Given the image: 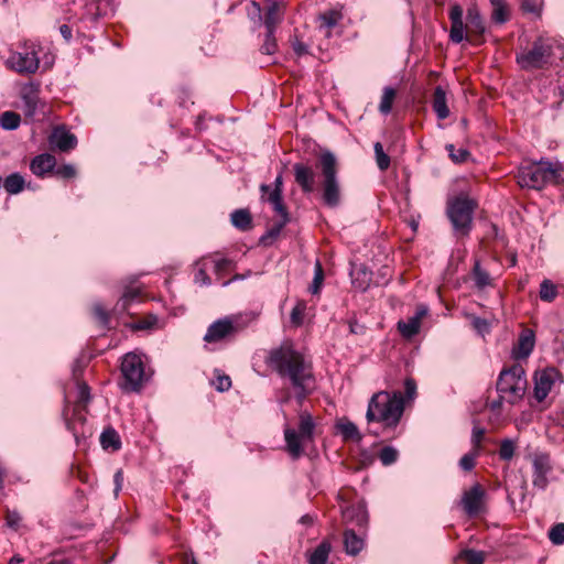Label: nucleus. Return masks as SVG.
<instances>
[{
  "label": "nucleus",
  "instance_id": "1",
  "mask_svg": "<svg viewBox=\"0 0 564 564\" xmlns=\"http://www.w3.org/2000/svg\"><path fill=\"white\" fill-rule=\"evenodd\" d=\"M267 364L282 379H288L294 390V397L302 405L307 395L312 393L315 382L311 361L294 349L291 343H284L269 352Z\"/></svg>",
  "mask_w": 564,
  "mask_h": 564
},
{
  "label": "nucleus",
  "instance_id": "2",
  "mask_svg": "<svg viewBox=\"0 0 564 564\" xmlns=\"http://www.w3.org/2000/svg\"><path fill=\"white\" fill-rule=\"evenodd\" d=\"M405 398L402 392L379 391L368 402L366 419L368 423H381L384 429H394L404 412Z\"/></svg>",
  "mask_w": 564,
  "mask_h": 564
},
{
  "label": "nucleus",
  "instance_id": "3",
  "mask_svg": "<svg viewBox=\"0 0 564 564\" xmlns=\"http://www.w3.org/2000/svg\"><path fill=\"white\" fill-rule=\"evenodd\" d=\"M316 169L323 204L329 208L338 207L341 203V185L336 155L329 150H323L317 156Z\"/></svg>",
  "mask_w": 564,
  "mask_h": 564
},
{
  "label": "nucleus",
  "instance_id": "4",
  "mask_svg": "<svg viewBox=\"0 0 564 564\" xmlns=\"http://www.w3.org/2000/svg\"><path fill=\"white\" fill-rule=\"evenodd\" d=\"M449 20L452 23L449 40L456 44L464 40L471 41L474 36L480 37L486 31L484 20L477 8L467 10V23L465 24L463 8L459 4H454L449 10Z\"/></svg>",
  "mask_w": 564,
  "mask_h": 564
},
{
  "label": "nucleus",
  "instance_id": "5",
  "mask_svg": "<svg viewBox=\"0 0 564 564\" xmlns=\"http://www.w3.org/2000/svg\"><path fill=\"white\" fill-rule=\"evenodd\" d=\"M553 61V44L542 36L534 40L530 48L516 54V62L524 72L549 69Z\"/></svg>",
  "mask_w": 564,
  "mask_h": 564
},
{
  "label": "nucleus",
  "instance_id": "6",
  "mask_svg": "<svg viewBox=\"0 0 564 564\" xmlns=\"http://www.w3.org/2000/svg\"><path fill=\"white\" fill-rule=\"evenodd\" d=\"M527 384L528 382L523 367L516 364L510 368L501 370L497 380L496 389L506 402L516 404L524 397Z\"/></svg>",
  "mask_w": 564,
  "mask_h": 564
},
{
  "label": "nucleus",
  "instance_id": "7",
  "mask_svg": "<svg viewBox=\"0 0 564 564\" xmlns=\"http://www.w3.org/2000/svg\"><path fill=\"white\" fill-rule=\"evenodd\" d=\"M558 170L547 161L532 162L519 169L517 180L521 187L542 189L546 184L556 182Z\"/></svg>",
  "mask_w": 564,
  "mask_h": 564
},
{
  "label": "nucleus",
  "instance_id": "8",
  "mask_svg": "<svg viewBox=\"0 0 564 564\" xmlns=\"http://www.w3.org/2000/svg\"><path fill=\"white\" fill-rule=\"evenodd\" d=\"M120 370L123 378L120 384L122 391L139 392L147 380L141 356L134 352L126 354L122 357Z\"/></svg>",
  "mask_w": 564,
  "mask_h": 564
},
{
  "label": "nucleus",
  "instance_id": "9",
  "mask_svg": "<svg viewBox=\"0 0 564 564\" xmlns=\"http://www.w3.org/2000/svg\"><path fill=\"white\" fill-rule=\"evenodd\" d=\"M475 208L476 203L467 197H457L448 204L447 216L457 235L469 234Z\"/></svg>",
  "mask_w": 564,
  "mask_h": 564
},
{
  "label": "nucleus",
  "instance_id": "10",
  "mask_svg": "<svg viewBox=\"0 0 564 564\" xmlns=\"http://www.w3.org/2000/svg\"><path fill=\"white\" fill-rule=\"evenodd\" d=\"M41 46L35 43H25L22 51L12 52L6 61V65L22 75L35 74L40 67L39 53Z\"/></svg>",
  "mask_w": 564,
  "mask_h": 564
},
{
  "label": "nucleus",
  "instance_id": "11",
  "mask_svg": "<svg viewBox=\"0 0 564 564\" xmlns=\"http://www.w3.org/2000/svg\"><path fill=\"white\" fill-rule=\"evenodd\" d=\"M21 110L24 117L29 120H34V117L41 106L40 88L37 84H24L20 90Z\"/></svg>",
  "mask_w": 564,
  "mask_h": 564
},
{
  "label": "nucleus",
  "instance_id": "12",
  "mask_svg": "<svg viewBox=\"0 0 564 564\" xmlns=\"http://www.w3.org/2000/svg\"><path fill=\"white\" fill-rule=\"evenodd\" d=\"M237 332L238 327L231 317L219 318L208 326L204 340L206 343H218L234 337Z\"/></svg>",
  "mask_w": 564,
  "mask_h": 564
},
{
  "label": "nucleus",
  "instance_id": "13",
  "mask_svg": "<svg viewBox=\"0 0 564 564\" xmlns=\"http://www.w3.org/2000/svg\"><path fill=\"white\" fill-rule=\"evenodd\" d=\"M532 484L539 490H545L549 485L547 475L552 471L550 456L544 453L535 454L532 459Z\"/></svg>",
  "mask_w": 564,
  "mask_h": 564
},
{
  "label": "nucleus",
  "instance_id": "14",
  "mask_svg": "<svg viewBox=\"0 0 564 564\" xmlns=\"http://www.w3.org/2000/svg\"><path fill=\"white\" fill-rule=\"evenodd\" d=\"M48 142L53 149H57L61 152H68L76 148L77 138L64 126H57L52 130Z\"/></svg>",
  "mask_w": 564,
  "mask_h": 564
},
{
  "label": "nucleus",
  "instance_id": "15",
  "mask_svg": "<svg viewBox=\"0 0 564 564\" xmlns=\"http://www.w3.org/2000/svg\"><path fill=\"white\" fill-rule=\"evenodd\" d=\"M485 490L479 484H475L469 490L465 491L462 497V505L465 512L470 516L480 513L484 505Z\"/></svg>",
  "mask_w": 564,
  "mask_h": 564
},
{
  "label": "nucleus",
  "instance_id": "16",
  "mask_svg": "<svg viewBox=\"0 0 564 564\" xmlns=\"http://www.w3.org/2000/svg\"><path fill=\"white\" fill-rule=\"evenodd\" d=\"M294 178L303 193H312L315 188V172L308 165L295 163L293 165Z\"/></svg>",
  "mask_w": 564,
  "mask_h": 564
},
{
  "label": "nucleus",
  "instance_id": "17",
  "mask_svg": "<svg viewBox=\"0 0 564 564\" xmlns=\"http://www.w3.org/2000/svg\"><path fill=\"white\" fill-rule=\"evenodd\" d=\"M556 370L554 368L543 370L535 377L534 397L538 401H543L552 389Z\"/></svg>",
  "mask_w": 564,
  "mask_h": 564
},
{
  "label": "nucleus",
  "instance_id": "18",
  "mask_svg": "<svg viewBox=\"0 0 564 564\" xmlns=\"http://www.w3.org/2000/svg\"><path fill=\"white\" fill-rule=\"evenodd\" d=\"M56 159L50 153L36 155L30 164V169L36 176H44L46 173L54 172Z\"/></svg>",
  "mask_w": 564,
  "mask_h": 564
},
{
  "label": "nucleus",
  "instance_id": "19",
  "mask_svg": "<svg viewBox=\"0 0 564 564\" xmlns=\"http://www.w3.org/2000/svg\"><path fill=\"white\" fill-rule=\"evenodd\" d=\"M432 108L438 120H444L449 116L446 91L442 86H436L434 89Z\"/></svg>",
  "mask_w": 564,
  "mask_h": 564
},
{
  "label": "nucleus",
  "instance_id": "20",
  "mask_svg": "<svg viewBox=\"0 0 564 564\" xmlns=\"http://www.w3.org/2000/svg\"><path fill=\"white\" fill-rule=\"evenodd\" d=\"M535 339L532 330L523 332L519 339L517 347L513 348V356L519 358H528L534 348Z\"/></svg>",
  "mask_w": 564,
  "mask_h": 564
},
{
  "label": "nucleus",
  "instance_id": "21",
  "mask_svg": "<svg viewBox=\"0 0 564 564\" xmlns=\"http://www.w3.org/2000/svg\"><path fill=\"white\" fill-rule=\"evenodd\" d=\"M284 438L290 455L295 459L299 458L303 453L302 443L304 441L302 436L293 429H285Z\"/></svg>",
  "mask_w": 564,
  "mask_h": 564
},
{
  "label": "nucleus",
  "instance_id": "22",
  "mask_svg": "<svg viewBox=\"0 0 564 564\" xmlns=\"http://www.w3.org/2000/svg\"><path fill=\"white\" fill-rule=\"evenodd\" d=\"M283 14L281 12L280 3L272 1L267 9L264 17V26L267 31H275L276 26L281 23Z\"/></svg>",
  "mask_w": 564,
  "mask_h": 564
},
{
  "label": "nucleus",
  "instance_id": "23",
  "mask_svg": "<svg viewBox=\"0 0 564 564\" xmlns=\"http://www.w3.org/2000/svg\"><path fill=\"white\" fill-rule=\"evenodd\" d=\"M343 19V13L337 9H329L318 14L317 20L319 21V28L327 30V35H329V31L335 28L339 21Z\"/></svg>",
  "mask_w": 564,
  "mask_h": 564
},
{
  "label": "nucleus",
  "instance_id": "24",
  "mask_svg": "<svg viewBox=\"0 0 564 564\" xmlns=\"http://www.w3.org/2000/svg\"><path fill=\"white\" fill-rule=\"evenodd\" d=\"M299 434L302 436L303 441H312L315 430V423L313 421L312 415L303 411L299 415Z\"/></svg>",
  "mask_w": 564,
  "mask_h": 564
},
{
  "label": "nucleus",
  "instance_id": "25",
  "mask_svg": "<svg viewBox=\"0 0 564 564\" xmlns=\"http://www.w3.org/2000/svg\"><path fill=\"white\" fill-rule=\"evenodd\" d=\"M344 545L346 553L355 556L362 550L364 540L354 530L348 529L344 532Z\"/></svg>",
  "mask_w": 564,
  "mask_h": 564
},
{
  "label": "nucleus",
  "instance_id": "26",
  "mask_svg": "<svg viewBox=\"0 0 564 564\" xmlns=\"http://www.w3.org/2000/svg\"><path fill=\"white\" fill-rule=\"evenodd\" d=\"M231 224L239 230L246 231L251 228L252 217L248 209H236L230 215Z\"/></svg>",
  "mask_w": 564,
  "mask_h": 564
},
{
  "label": "nucleus",
  "instance_id": "27",
  "mask_svg": "<svg viewBox=\"0 0 564 564\" xmlns=\"http://www.w3.org/2000/svg\"><path fill=\"white\" fill-rule=\"evenodd\" d=\"M337 430L345 441L360 442L362 435L360 434L357 425L351 421H341L337 424Z\"/></svg>",
  "mask_w": 564,
  "mask_h": 564
},
{
  "label": "nucleus",
  "instance_id": "28",
  "mask_svg": "<svg viewBox=\"0 0 564 564\" xmlns=\"http://www.w3.org/2000/svg\"><path fill=\"white\" fill-rule=\"evenodd\" d=\"M100 444L104 449L118 451L121 447L120 436L115 429H105L100 435Z\"/></svg>",
  "mask_w": 564,
  "mask_h": 564
},
{
  "label": "nucleus",
  "instance_id": "29",
  "mask_svg": "<svg viewBox=\"0 0 564 564\" xmlns=\"http://www.w3.org/2000/svg\"><path fill=\"white\" fill-rule=\"evenodd\" d=\"M332 545L328 541H322L308 557V564H326Z\"/></svg>",
  "mask_w": 564,
  "mask_h": 564
},
{
  "label": "nucleus",
  "instance_id": "30",
  "mask_svg": "<svg viewBox=\"0 0 564 564\" xmlns=\"http://www.w3.org/2000/svg\"><path fill=\"white\" fill-rule=\"evenodd\" d=\"M282 175L279 174L274 181V188L268 196V202L273 206L275 212H281L283 210V207H285L282 198Z\"/></svg>",
  "mask_w": 564,
  "mask_h": 564
},
{
  "label": "nucleus",
  "instance_id": "31",
  "mask_svg": "<svg viewBox=\"0 0 564 564\" xmlns=\"http://www.w3.org/2000/svg\"><path fill=\"white\" fill-rule=\"evenodd\" d=\"M420 326L421 321L419 315L409 318L406 322L400 321L398 323V329L405 338H412L414 335H416L420 330Z\"/></svg>",
  "mask_w": 564,
  "mask_h": 564
},
{
  "label": "nucleus",
  "instance_id": "32",
  "mask_svg": "<svg viewBox=\"0 0 564 564\" xmlns=\"http://www.w3.org/2000/svg\"><path fill=\"white\" fill-rule=\"evenodd\" d=\"M3 187L9 194H18L24 188V178L19 173H12L4 178Z\"/></svg>",
  "mask_w": 564,
  "mask_h": 564
},
{
  "label": "nucleus",
  "instance_id": "33",
  "mask_svg": "<svg viewBox=\"0 0 564 564\" xmlns=\"http://www.w3.org/2000/svg\"><path fill=\"white\" fill-rule=\"evenodd\" d=\"M473 279L477 289L482 290L491 285V278L489 273L480 267L479 261L475 262L473 269Z\"/></svg>",
  "mask_w": 564,
  "mask_h": 564
},
{
  "label": "nucleus",
  "instance_id": "34",
  "mask_svg": "<svg viewBox=\"0 0 564 564\" xmlns=\"http://www.w3.org/2000/svg\"><path fill=\"white\" fill-rule=\"evenodd\" d=\"M280 216H281V219L275 223L268 231L267 234L261 238V241H265L268 238H271V239H275L281 230L283 229V227L289 223L290 218H289V213L286 210V207H283V210L281 212H276Z\"/></svg>",
  "mask_w": 564,
  "mask_h": 564
},
{
  "label": "nucleus",
  "instance_id": "35",
  "mask_svg": "<svg viewBox=\"0 0 564 564\" xmlns=\"http://www.w3.org/2000/svg\"><path fill=\"white\" fill-rule=\"evenodd\" d=\"M397 96V90L392 87H384L381 96V100L379 104V111L382 115H388L391 112L393 101Z\"/></svg>",
  "mask_w": 564,
  "mask_h": 564
},
{
  "label": "nucleus",
  "instance_id": "36",
  "mask_svg": "<svg viewBox=\"0 0 564 564\" xmlns=\"http://www.w3.org/2000/svg\"><path fill=\"white\" fill-rule=\"evenodd\" d=\"M21 117L14 111H4L0 117V126L4 130H15L19 128Z\"/></svg>",
  "mask_w": 564,
  "mask_h": 564
},
{
  "label": "nucleus",
  "instance_id": "37",
  "mask_svg": "<svg viewBox=\"0 0 564 564\" xmlns=\"http://www.w3.org/2000/svg\"><path fill=\"white\" fill-rule=\"evenodd\" d=\"M458 558L465 561L466 564H484L485 553L482 551L465 549L459 552Z\"/></svg>",
  "mask_w": 564,
  "mask_h": 564
},
{
  "label": "nucleus",
  "instance_id": "38",
  "mask_svg": "<svg viewBox=\"0 0 564 564\" xmlns=\"http://www.w3.org/2000/svg\"><path fill=\"white\" fill-rule=\"evenodd\" d=\"M557 296V289L555 284L545 279L540 285V299L544 302H552Z\"/></svg>",
  "mask_w": 564,
  "mask_h": 564
},
{
  "label": "nucleus",
  "instance_id": "39",
  "mask_svg": "<svg viewBox=\"0 0 564 564\" xmlns=\"http://www.w3.org/2000/svg\"><path fill=\"white\" fill-rule=\"evenodd\" d=\"M516 452V443L510 438H505L500 442L499 458L509 462L513 458Z\"/></svg>",
  "mask_w": 564,
  "mask_h": 564
},
{
  "label": "nucleus",
  "instance_id": "40",
  "mask_svg": "<svg viewBox=\"0 0 564 564\" xmlns=\"http://www.w3.org/2000/svg\"><path fill=\"white\" fill-rule=\"evenodd\" d=\"M549 540L554 545H562L564 543V523L560 522L552 525L547 532Z\"/></svg>",
  "mask_w": 564,
  "mask_h": 564
},
{
  "label": "nucleus",
  "instance_id": "41",
  "mask_svg": "<svg viewBox=\"0 0 564 564\" xmlns=\"http://www.w3.org/2000/svg\"><path fill=\"white\" fill-rule=\"evenodd\" d=\"M377 165L380 171H386L390 166V158L384 153L383 147L380 142H376L373 145Z\"/></svg>",
  "mask_w": 564,
  "mask_h": 564
},
{
  "label": "nucleus",
  "instance_id": "42",
  "mask_svg": "<svg viewBox=\"0 0 564 564\" xmlns=\"http://www.w3.org/2000/svg\"><path fill=\"white\" fill-rule=\"evenodd\" d=\"M399 456L398 451L392 446H384L379 452V459L383 466L392 465L397 462Z\"/></svg>",
  "mask_w": 564,
  "mask_h": 564
},
{
  "label": "nucleus",
  "instance_id": "43",
  "mask_svg": "<svg viewBox=\"0 0 564 564\" xmlns=\"http://www.w3.org/2000/svg\"><path fill=\"white\" fill-rule=\"evenodd\" d=\"M479 455L478 449H471L459 459V467L465 471H471Z\"/></svg>",
  "mask_w": 564,
  "mask_h": 564
},
{
  "label": "nucleus",
  "instance_id": "44",
  "mask_svg": "<svg viewBox=\"0 0 564 564\" xmlns=\"http://www.w3.org/2000/svg\"><path fill=\"white\" fill-rule=\"evenodd\" d=\"M509 10L507 3L492 7L491 20L497 24H503L509 20Z\"/></svg>",
  "mask_w": 564,
  "mask_h": 564
},
{
  "label": "nucleus",
  "instance_id": "45",
  "mask_svg": "<svg viewBox=\"0 0 564 564\" xmlns=\"http://www.w3.org/2000/svg\"><path fill=\"white\" fill-rule=\"evenodd\" d=\"M274 32L275 31H267L264 42L260 48L263 54L272 55L275 53L278 44L274 36Z\"/></svg>",
  "mask_w": 564,
  "mask_h": 564
},
{
  "label": "nucleus",
  "instance_id": "46",
  "mask_svg": "<svg viewBox=\"0 0 564 564\" xmlns=\"http://www.w3.org/2000/svg\"><path fill=\"white\" fill-rule=\"evenodd\" d=\"M323 280H324V272H323L322 264L319 261H316L315 270H314V279H313L312 285L310 286V291L312 294H316L319 292Z\"/></svg>",
  "mask_w": 564,
  "mask_h": 564
},
{
  "label": "nucleus",
  "instance_id": "47",
  "mask_svg": "<svg viewBox=\"0 0 564 564\" xmlns=\"http://www.w3.org/2000/svg\"><path fill=\"white\" fill-rule=\"evenodd\" d=\"M305 304L303 302L297 303L291 311L290 319L294 326H301L303 324V317L305 313Z\"/></svg>",
  "mask_w": 564,
  "mask_h": 564
},
{
  "label": "nucleus",
  "instance_id": "48",
  "mask_svg": "<svg viewBox=\"0 0 564 564\" xmlns=\"http://www.w3.org/2000/svg\"><path fill=\"white\" fill-rule=\"evenodd\" d=\"M446 150L448 151L451 159L455 163H463L469 156V152L466 149L459 148L456 150L453 144L446 145Z\"/></svg>",
  "mask_w": 564,
  "mask_h": 564
},
{
  "label": "nucleus",
  "instance_id": "49",
  "mask_svg": "<svg viewBox=\"0 0 564 564\" xmlns=\"http://www.w3.org/2000/svg\"><path fill=\"white\" fill-rule=\"evenodd\" d=\"M90 399V388L86 382H79L77 384V402L87 405Z\"/></svg>",
  "mask_w": 564,
  "mask_h": 564
},
{
  "label": "nucleus",
  "instance_id": "50",
  "mask_svg": "<svg viewBox=\"0 0 564 564\" xmlns=\"http://www.w3.org/2000/svg\"><path fill=\"white\" fill-rule=\"evenodd\" d=\"M54 174L57 177L68 180L76 176L77 172L74 165L72 164H64L57 169L54 170Z\"/></svg>",
  "mask_w": 564,
  "mask_h": 564
},
{
  "label": "nucleus",
  "instance_id": "51",
  "mask_svg": "<svg viewBox=\"0 0 564 564\" xmlns=\"http://www.w3.org/2000/svg\"><path fill=\"white\" fill-rule=\"evenodd\" d=\"M94 315L96 319L100 323L102 327H107L109 324V314L108 312L102 307L101 304L97 303L93 307Z\"/></svg>",
  "mask_w": 564,
  "mask_h": 564
},
{
  "label": "nucleus",
  "instance_id": "52",
  "mask_svg": "<svg viewBox=\"0 0 564 564\" xmlns=\"http://www.w3.org/2000/svg\"><path fill=\"white\" fill-rule=\"evenodd\" d=\"M485 436V429L475 425L471 433V443L473 449H478V453L481 452V441Z\"/></svg>",
  "mask_w": 564,
  "mask_h": 564
},
{
  "label": "nucleus",
  "instance_id": "53",
  "mask_svg": "<svg viewBox=\"0 0 564 564\" xmlns=\"http://www.w3.org/2000/svg\"><path fill=\"white\" fill-rule=\"evenodd\" d=\"M140 295V290L137 288H128L122 294V307L126 308L128 304H130L133 300H135Z\"/></svg>",
  "mask_w": 564,
  "mask_h": 564
},
{
  "label": "nucleus",
  "instance_id": "54",
  "mask_svg": "<svg viewBox=\"0 0 564 564\" xmlns=\"http://www.w3.org/2000/svg\"><path fill=\"white\" fill-rule=\"evenodd\" d=\"M521 8L525 13H535L538 14L541 10L538 0H523Z\"/></svg>",
  "mask_w": 564,
  "mask_h": 564
},
{
  "label": "nucleus",
  "instance_id": "55",
  "mask_svg": "<svg viewBox=\"0 0 564 564\" xmlns=\"http://www.w3.org/2000/svg\"><path fill=\"white\" fill-rule=\"evenodd\" d=\"M7 524L8 527L17 530L19 528V524H20V521H21V517L19 514V512L17 511H8L7 512Z\"/></svg>",
  "mask_w": 564,
  "mask_h": 564
},
{
  "label": "nucleus",
  "instance_id": "56",
  "mask_svg": "<svg viewBox=\"0 0 564 564\" xmlns=\"http://www.w3.org/2000/svg\"><path fill=\"white\" fill-rule=\"evenodd\" d=\"M216 389L220 392L227 391L231 387V380L228 376H219L216 380Z\"/></svg>",
  "mask_w": 564,
  "mask_h": 564
},
{
  "label": "nucleus",
  "instance_id": "57",
  "mask_svg": "<svg viewBox=\"0 0 564 564\" xmlns=\"http://www.w3.org/2000/svg\"><path fill=\"white\" fill-rule=\"evenodd\" d=\"M471 324L475 329H477L479 333H488L489 332V323L487 319L481 317H474L471 321Z\"/></svg>",
  "mask_w": 564,
  "mask_h": 564
},
{
  "label": "nucleus",
  "instance_id": "58",
  "mask_svg": "<svg viewBox=\"0 0 564 564\" xmlns=\"http://www.w3.org/2000/svg\"><path fill=\"white\" fill-rule=\"evenodd\" d=\"M404 393L408 399H412L416 392V383L412 378H408L404 382Z\"/></svg>",
  "mask_w": 564,
  "mask_h": 564
},
{
  "label": "nucleus",
  "instance_id": "59",
  "mask_svg": "<svg viewBox=\"0 0 564 564\" xmlns=\"http://www.w3.org/2000/svg\"><path fill=\"white\" fill-rule=\"evenodd\" d=\"M292 46L297 56H302L308 53L307 45L299 40L294 41Z\"/></svg>",
  "mask_w": 564,
  "mask_h": 564
},
{
  "label": "nucleus",
  "instance_id": "60",
  "mask_svg": "<svg viewBox=\"0 0 564 564\" xmlns=\"http://www.w3.org/2000/svg\"><path fill=\"white\" fill-rule=\"evenodd\" d=\"M349 332L355 335H361L365 333V326L359 324L357 321H349Z\"/></svg>",
  "mask_w": 564,
  "mask_h": 564
},
{
  "label": "nucleus",
  "instance_id": "61",
  "mask_svg": "<svg viewBox=\"0 0 564 564\" xmlns=\"http://www.w3.org/2000/svg\"><path fill=\"white\" fill-rule=\"evenodd\" d=\"M195 281L202 282L205 285L210 284V279L207 275L206 271L204 269H199L197 273L195 274Z\"/></svg>",
  "mask_w": 564,
  "mask_h": 564
},
{
  "label": "nucleus",
  "instance_id": "62",
  "mask_svg": "<svg viewBox=\"0 0 564 564\" xmlns=\"http://www.w3.org/2000/svg\"><path fill=\"white\" fill-rule=\"evenodd\" d=\"M115 484H116V489H115V492L118 494L120 490H121V487H122V480H123V473L121 469H119L116 474H115Z\"/></svg>",
  "mask_w": 564,
  "mask_h": 564
},
{
  "label": "nucleus",
  "instance_id": "63",
  "mask_svg": "<svg viewBox=\"0 0 564 564\" xmlns=\"http://www.w3.org/2000/svg\"><path fill=\"white\" fill-rule=\"evenodd\" d=\"M59 32L66 41L72 39V29L67 24H62L59 26Z\"/></svg>",
  "mask_w": 564,
  "mask_h": 564
},
{
  "label": "nucleus",
  "instance_id": "64",
  "mask_svg": "<svg viewBox=\"0 0 564 564\" xmlns=\"http://www.w3.org/2000/svg\"><path fill=\"white\" fill-rule=\"evenodd\" d=\"M506 401L505 399H502L500 395L497 400H494L490 404H489V408L491 411H498L500 410L501 405H502V402Z\"/></svg>",
  "mask_w": 564,
  "mask_h": 564
}]
</instances>
